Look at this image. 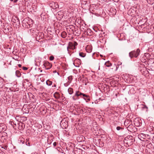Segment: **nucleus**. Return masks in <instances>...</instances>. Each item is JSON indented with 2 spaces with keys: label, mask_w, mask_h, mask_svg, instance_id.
<instances>
[{
  "label": "nucleus",
  "mask_w": 154,
  "mask_h": 154,
  "mask_svg": "<svg viewBox=\"0 0 154 154\" xmlns=\"http://www.w3.org/2000/svg\"><path fill=\"white\" fill-rule=\"evenodd\" d=\"M135 141L134 137L128 135L125 137L123 140L124 142L127 147L132 145Z\"/></svg>",
  "instance_id": "obj_1"
},
{
  "label": "nucleus",
  "mask_w": 154,
  "mask_h": 154,
  "mask_svg": "<svg viewBox=\"0 0 154 154\" xmlns=\"http://www.w3.org/2000/svg\"><path fill=\"white\" fill-rule=\"evenodd\" d=\"M33 24L32 20L29 18L24 19L23 21L22 24L23 27L25 28H29Z\"/></svg>",
  "instance_id": "obj_2"
},
{
  "label": "nucleus",
  "mask_w": 154,
  "mask_h": 154,
  "mask_svg": "<svg viewBox=\"0 0 154 154\" xmlns=\"http://www.w3.org/2000/svg\"><path fill=\"white\" fill-rule=\"evenodd\" d=\"M140 50L139 48L137 49L136 51H132L129 53V57L131 59L134 57L137 58L140 54Z\"/></svg>",
  "instance_id": "obj_3"
},
{
  "label": "nucleus",
  "mask_w": 154,
  "mask_h": 154,
  "mask_svg": "<svg viewBox=\"0 0 154 154\" xmlns=\"http://www.w3.org/2000/svg\"><path fill=\"white\" fill-rule=\"evenodd\" d=\"M139 69L142 74L144 76H147L149 75V72L145 67H140L139 68Z\"/></svg>",
  "instance_id": "obj_4"
},
{
  "label": "nucleus",
  "mask_w": 154,
  "mask_h": 154,
  "mask_svg": "<svg viewBox=\"0 0 154 154\" xmlns=\"http://www.w3.org/2000/svg\"><path fill=\"white\" fill-rule=\"evenodd\" d=\"M134 123L137 127H139L142 125V121L140 119L136 118L134 121Z\"/></svg>",
  "instance_id": "obj_5"
},
{
  "label": "nucleus",
  "mask_w": 154,
  "mask_h": 154,
  "mask_svg": "<svg viewBox=\"0 0 154 154\" xmlns=\"http://www.w3.org/2000/svg\"><path fill=\"white\" fill-rule=\"evenodd\" d=\"M50 6L54 9H56L59 7L57 3L52 2L49 4Z\"/></svg>",
  "instance_id": "obj_6"
},
{
  "label": "nucleus",
  "mask_w": 154,
  "mask_h": 154,
  "mask_svg": "<svg viewBox=\"0 0 154 154\" xmlns=\"http://www.w3.org/2000/svg\"><path fill=\"white\" fill-rule=\"evenodd\" d=\"M43 66L47 69H50L52 66V65L47 61H45L44 62Z\"/></svg>",
  "instance_id": "obj_7"
},
{
  "label": "nucleus",
  "mask_w": 154,
  "mask_h": 154,
  "mask_svg": "<svg viewBox=\"0 0 154 154\" xmlns=\"http://www.w3.org/2000/svg\"><path fill=\"white\" fill-rule=\"evenodd\" d=\"M60 125L63 126V128H66L68 126V123L67 122H64L63 120L60 123Z\"/></svg>",
  "instance_id": "obj_8"
},
{
  "label": "nucleus",
  "mask_w": 154,
  "mask_h": 154,
  "mask_svg": "<svg viewBox=\"0 0 154 154\" xmlns=\"http://www.w3.org/2000/svg\"><path fill=\"white\" fill-rule=\"evenodd\" d=\"M80 95H81V97L83 98V97L87 98V100L88 101L90 100V97L89 95L85 94L82 93H80Z\"/></svg>",
  "instance_id": "obj_9"
},
{
  "label": "nucleus",
  "mask_w": 154,
  "mask_h": 154,
  "mask_svg": "<svg viewBox=\"0 0 154 154\" xmlns=\"http://www.w3.org/2000/svg\"><path fill=\"white\" fill-rule=\"evenodd\" d=\"M12 21L14 23H16V25L20 24L19 20L17 17H15L14 18H13L12 19Z\"/></svg>",
  "instance_id": "obj_10"
},
{
  "label": "nucleus",
  "mask_w": 154,
  "mask_h": 154,
  "mask_svg": "<svg viewBox=\"0 0 154 154\" xmlns=\"http://www.w3.org/2000/svg\"><path fill=\"white\" fill-rule=\"evenodd\" d=\"M145 137H146L145 134L143 133L139 134L138 135V137L141 140H143Z\"/></svg>",
  "instance_id": "obj_11"
},
{
  "label": "nucleus",
  "mask_w": 154,
  "mask_h": 154,
  "mask_svg": "<svg viewBox=\"0 0 154 154\" xmlns=\"http://www.w3.org/2000/svg\"><path fill=\"white\" fill-rule=\"evenodd\" d=\"M25 128V125L22 123L19 124L18 129L20 130H23Z\"/></svg>",
  "instance_id": "obj_12"
},
{
  "label": "nucleus",
  "mask_w": 154,
  "mask_h": 154,
  "mask_svg": "<svg viewBox=\"0 0 154 154\" xmlns=\"http://www.w3.org/2000/svg\"><path fill=\"white\" fill-rule=\"evenodd\" d=\"M5 130V125H0V133Z\"/></svg>",
  "instance_id": "obj_13"
},
{
  "label": "nucleus",
  "mask_w": 154,
  "mask_h": 154,
  "mask_svg": "<svg viewBox=\"0 0 154 154\" xmlns=\"http://www.w3.org/2000/svg\"><path fill=\"white\" fill-rule=\"evenodd\" d=\"M68 91L69 94H72L73 93V89L71 88H69L68 89Z\"/></svg>",
  "instance_id": "obj_14"
},
{
  "label": "nucleus",
  "mask_w": 154,
  "mask_h": 154,
  "mask_svg": "<svg viewBox=\"0 0 154 154\" xmlns=\"http://www.w3.org/2000/svg\"><path fill=\"white\" fill-rule=\"evenodd\" d=\"M61 35L63 38H65L67 35V34L66 32H63L61 33Z\"/></svg>",
  "instance_id": "obj_15"
},
{
  "label": "nucleus",
  "mask_w": 154,
  "mask_h": 154,
  "mask_svg": "<svg viewBox=\"0 0 154 154\" xmlns=\"http://www.w3.org/2000/svg\"><path fill=\"white\" fill-rule=\"evenodd\" d=\"M149 67L152 70H154V62L150 64Z\"/></svg>",
  "instance_id": "obj_16"
},
{
  "label": "nucleus",
  "mask_w": 154,
  "mask_h": 154,
  "mask_svg": "<svg viewBox=\"0 0 154 154\" xmlns=\"http://www.w3.org/2000/svg\"><path fill=\"white\" fill-rule=\"evenodd\" d=\"M145 90L144 89H140V94L143 95H145Z\"/></svg>",
  "instance_id": "obj_17"
},
{
  "label": "nucleus",
  "mask_w": 154,
  "mask_h": 154,
  "mask_svg": "<svg viewBox=\"0 0 154 154\" xmlns=\"http://www.w3.org/2000/svg\"><path fill=\"white\" fill-rule=\"evenodd\" d=\"M105 65L106 66L109 67L111 66L112 65V64L109 61H108L105 63Z\"/></svg>",
  "instance_id": "obj_18"
},
{
  "label": "nucleus",
  "mask_w": 154,
  "mask_h": 154,
  "mask_svg": "<svg viewBox=\"0 0 154 154\" xmlns=\"http://www.w3.org/2000/svg\"><path fill=\"white\" fill-rule=\"evenodd\" d=\"M73 46H74L73 44L72 43V42H69V46L67 47V50L68 51H68V48H70Z\"/></svg>",
  "instance_id": "obj_19"
},
{
  "label": "nucleus",
  "mask_w": 154,
  "mask_h": 154,
  "mask_svg": "<svg viewBox=\"0 0 154 154\" xmlns=\"http://www.w3.org/2000/svg\"><path fill=\"white\" fill-rule=\"evenodd\" d=\"M116 130L117 131H123L124 130V128H122L120 126H117L116 127Z\"/></svg>",
  "instance_id": "obj_20"
},
{
  "label": "nucleus",
  "mask_w": 154,
  "mask_h": 154,
  "mask_svg": "<svg viewBox=\"0 0 154 154\" xmlns=\"http://www.w3.org/2000/svg\"><path fill=\"white\" fill-rule=\"evenodd\" d=\"M52 82L51 81H49V80H47L46 82V84L50 86L52 84Z\"/></svg>",
  "instance_id": "obj_21"
},
{
  "label": "nucleus",
  "mask_w": 154,
  "mask_h": 154,
  "mask_svg": "<svg viewBox=\"0 0 154 154\" xmlns=\"http://www.w3.org/2000/svg\"><path fill=\"white\" fill-rule=\"evenodd\" d=\"M19 143L20 144H23L25 143V140L24 139L22 138L21 140H19Z\"/></svg>",
  "instance_id": "obj_22"
},
{
  "label": "nucleus",
  "mask_w": 154,
  "mask_h": 154,
  "mask_svg": "<svg viewBox=\"0 0 154 154\" xmlns=\"http://www.w3.org/2000/svg\"><path fill=\"white\" fill-rule=\"evenodd\" d=\"M81 92H79V91H76L75 93V96L79 97V96H81V95H80V93Z\"/></svg>",
  "instance_id": "obj_23"
},
{
  "label": "nucleus",
  "mask_w": 154,
  "mask_h": 154,
  "mask_svg": "<svg viewBox=\"0 0 154 154\" xmlns=\"http://www.w3.org/2000/svg\"><path fill=\"white\" fill-rule=\"evenodd\" d=\"M16 75L17 77H20V73L19 71H16L15 72Z\"/></svg>",
  "instance_id": "obj_24"
},
{
  "label": "nucleus",
  "mask_w": 154,
  "mask_h": 154,
  "mask_svg": "<svg viewBox=\"0 0 154 154\" xmlns=\"http://www.w3.org/2000/svg\"><path fill=\"white\" fill-rule=\"evenodd\" d=\"M4 79L0 77V86H3V85Z\"/></svg>",
  "instance_id": "obj_25"
},
{
  "label": "nucleus",
  "mask_w": 154,
  "mask_h": 154,
  "mask_svg": "<svg viewBox=\"0 0 154 154\" xmlns=\"http://www.w3.org/2000/svg\"><path fill=\"white\" fill-rule=\"evenodd\" d=\"M79 55L82 57H84L85 56V54L83 52H80L79 53Z\"/></svg>",
  "instance_id": "obj_26"
},
{
  "label": "nucleus",
  "mask_w": 154,
  "mask_h": 154,
  "mask_svg": "<svg viewBox=\"0 0 154 154\" xmlns=\"http://www.w3.org/2000/svg\"><path fill=\"white\" fill-rule=\"evenodd\" d=\"M142 108L143 109H145L146 111H147L148 107L146 105H144Z\"/></svg>",
  "instance_id": "obj_27"
},
{
  "label": "nucleus",
  "mask_w": 154,
  "mask_h": 154,
  "mask_svg": "<svg viewBox=\"0 0 154 154\" xmlns=\"http://www.w3.org/2000/svg\"><path fill=\"white\" fill-rule=\"evenodd\" d=\"M72 98L74 100H75L79 99V98L77 97H76L75 96V95L72 97Z\"/></svg>",
  "instance_id": "obj_28"
},
{
  "label": "nucleus",
  "mask_w": 154,
  "mask_h": 154,
  "mask_svg": "<svg viewBox=\"0 0 154 154\" xmlns=\"http://www.w3.org/2000/svg\"><path fill=\"white\" fill-rule=\"evenodd\" d=\"M68 79L69 81H71L72 79V76L71 75L69 76Z\"/></svg>",
  "instance_id": "obj_29"
},
{
  "label": "nucleus",
  "mask_w": 154,
  "mask_h": 154,
  "mask_svg": "<svg viewBox=\"0 0 154 154\" xmlns=\"http://www.w3.org/2000/svg\"><path fill=\"white\" fill-rule=\"evenodd\" d=\"M54 59V57L53 56H51L49 57V59L50 60H53Z\"/></svg>",
  "instance_id": "obj_30"
},
{
  "label": "nucleus",
  "mask_w": 154,
  "mask_h": 154,
  "mask_svg": "<svg viewBox=\"0 0 154 154\" xmlns=\"http://www.w3.org/2000/svg\"><path fill=\"white\" fill-rule=\"evenodd\" d=\"M72 43L73 44L74 46H75L78 45V43L76 42H72Z\"/></svg>",
  "instance_id": "obj_31"
},
{
  "label": "nucleus",
  "mask_w": 154,
  "mask_h": 154,
  "mask_svg": "<svg viewBox=\"0 0 154 154\" xmlns=\"http://www.w3.org/2000/svg\"><path fill=\"white\" fill-rule=\"evenodd\" d=\"M12 2H13L14 3H16L17 1L18 0H10Z\"/></svg>",
  "instance_id": "obj_32"
},
{
  "label": "nucleus",
  "mask_w": 154,
  "mask_h": 154,
  "mask_svg": "<svg viewBox=\"0 0 154 154\" xmlns=\"http://www.w3.org/2000/svg\"><path fill=\"white\" fill-rule=\"evenodd\" d=\"M23 70H27L28 69V68H27L26 67H23Z\"/></svg>",
  "instance_id": "obj_33"
},
{
  "label": "nucleus",
  "mask_w": 154,
  "mask_h": 154,
  "mask_svg": "<svg viewBox=\"0 0 154 154\" xmlns=\"http://www.w3.org/2000/svg\"><path fill=\"white\" fill-rule=\"evenodd\" d=\"M53 145L54 146H57V143L55 142H54V143Z\"/></svg>",
  "instance_id": "obj_34"
},
{
  "label": "nucleus",
  "mask_w": 154,
  "mask_h": 154,
  "mask_svg": "<svg viewBox=\"0 0 154 154\" xmlns=\"http://www.w3.org/2000/svg\"><path fill=\"white\" fill-rule=\"evenodd\" d=\"M75 46H73V47H71V48H70V49H71L72 50H74V49H75Z\"/></svg>",
  "instance_id": "obj_35"
},
{
  "label": "nucleus",
  "mask_w": 154,
  "mask_h": 154,
  "mask_svg": "<svg viewBox=\"0 0 154 154\" xmlns=\"http://www.w3.org/2000/svg\"><path fill=\"white\" fill-rule=\"evenodd\" d=\"M83 99L85 100L86 102H88L89 101L87 100V98L86 97H83Z\"/></svg>",
  "instance_id": "obj_36"
},
{
  "label": "nucleus",
  "mask_w": 154,
  "mask_h": 154,
  "mask_svg": "<svg viewBox=\"0 0 154 154\" xmlns=\"http://www.w3.org/2000/svg\"><path fill=\"white\" fill-rule=\"evenodd\" d=\"M54 97L56 99H58V97L55 95L54 94Z\"/></svg>",
  "instance_id": "obj_37"
},
{
  "label": "nucleus",
  "mask_w": 154,
  "mask_h": 154,
  "mask_svg": "<svg viewBox=\"0 0 154 154\" xmlns=\"http://www.w3.org/2000/svg\"><path fill=\"white\" fill-rule=\"evenodd\" d=\"M131 126V125H129L128 126V127H127V129H128V130H129V128H130V127Z\"/></svg>",
  "instance_id": "obj_38"
},
{
  "label": "nucleus",
  "mask_w": 154,
  "mask_h": 154,
  "mask_svg": "<svg viewBox=\"0 0 154 154\" xmlns=\"http://www.w3.org/2000/svg\"><path fill=\"white\" fill-rule=\"evenodd\" d=\"M26 145L27 146H29V143L28 142L27 143L26 142Z\"/></svg>",
  "instance_id": "obj_39"
},
{
  "label": "nucleus",
  "mask_w": 154,
  "mask_h": 154,
  "mask_svg": "<svg viewBox=\"0 0 154 154\" xmlns=\"http://www.w3.org/2000/svg\"><path fill=\"white\" fill-rule=\"evenodd\" d=\"M29 30H30V32H33V31H34V30L32 29H30Z\"/></svg>",
  "instance_id": "obj_40"
},
{
  "label": "nucleus",
  "mask_w": 154,
  "mask_h": 154,
  "mask_svg": "<svg viewBox=\"0 0 154 154\" xmlns=\"http://www.w3.org/2000/svg\"><path fill=\"white\" fill-rule=\"evenodd\" d=\"M147 135V138L148 139H150V136L149 135Z\"/></svg>",
  "instance_id": "obj_41"
},
{
  "label": "nucleus",
  "mask_w": 154,
  "mask_h": 154,
  "mask_svg": "<svg viewBox=\"0 0 154 154\" xmlns=\"http://www.w3.org/2000/svg\"><path fill=\"white\" fill-rule=\"evenodd\" d=\"M77 60L80 61V60L79 59H78V58H77V59H75V62L76 61H77Z\"/></svg>",
  "instance_id": "obj_42"
},
{
  "label": "nucleus",
  "mask_w": 154,
  "mask_h": 154,
  "mask_svg": "<svg viewBox=\"0 0 154 154\" xmlns=\"http://www.w3.org/2000/svg\"><path fill=\"white\" fill-rule=\"evenodd\" d=\"M18 66L19 67H21V66H22L20 64H18Z\"/></svg>",
  "instance_id": "obj_43"
},
{
  "label": "nucleus",
  "mask_w": 154,
  "mask_h": 154,
  "mask_svg": "<svg viewBox=\"0 0 154 154\" xmlns=\"http://www.w3.org/2000/svg\"><path fill=\"white\" fill-rule=\"evenodd\" d=\"M152 142L154 143V137L152 138Z\"/></svg>",
  "instance_id": "obj_44"
},
{
  "label": "nucleus",
  "mask_w": 154,
  "mask_h": 154,
  "mask_svg": "<svg viewBox=\"0 0 154 154\" xmlns=\"http://www.w3.org/2000/svg\"><path fill=\"white\" fill-rule=\"evenodd\" d=\"M30 109H32V111H33L34 110V109L33 108H31Z\"/></svg>",
  "instance_id": "obj_45"
},
{
  "label": "nucleus",
  "mask_w": 154,
  "mask_h": 154,
  "mask_svg": "<svg viewBox=\"0 0 154 154\" xmlns=\"http://www.w3.org/2000/svg\"><path fill=\"white\" fill-rule=\"evenodd\" d=\"M49 100V99H46V101H48Z\"/></svg>",
  "instance_id": "obj_46"
},
{
  "label": "nucleus",
  "mask_w": 154,
  "mask_h": 154,
  "mask_svg": "<svg viewBox=\"0 0 154 154\" xmlns=\"http://www.w3.org/2000/svg\"><path fill=\"white\" fill-rule=\"evenodd\" d=\"M116 71L117 70L118 68L116 66Z\"/></svg>",
  "instance_id": "obj_47"
},
{
  "label": "nucleus",
  "mask_w": 154,
  "mask_h": 154,
  "mask_svg": "<svg viewBox=\"0 0 154 154\" xmlns=\"http://www.w3.org/2000/svg\"><path fill=\"white\" fill-rule=\"evenodd\" d=\"M56 85L55 84H54V87H56Z\"/></svg>",
  "instance_id": "obj_48"
},
{
  "label": "nucleus",
  "mask_w": 154,
  "mask_h": 154,
  "mask_svg": "<svg viewBox=\"0 0 154 154\" xmlns=\"http://www.w3.org/2000/svg\"><path fill=\"white\" fill-rule=\"evenodd\" d=\"M116 11H115V14H116Z\"/></svg>",
  "instance_id": "obj_49"
},
{
  "label": "nucleus",
  "mask_w": 154,
  "mask_h": 154,
  "mask_svg": "<svg viewBox=\"0 0 154 154\" xmlns=\"http://www.w3.org/2000/svg\"><path fill=\"white\" fill-rule=\"evenodd\" d=\"M91 50L89 52H91Z\"/></svg>",
  "instance_id": "obj_50"
},
{
  "label": "nucleus",
  "mask_w": 154,
  "mask_h": 154,
  "mask_svg": "<svg viewBox=\"0 0 154 154\" xmlns=\"http://www.w3.org/2000/svg\"><path fill=\"white\" fill-rule=\"evenodd\" d=\"M40 72H42V70H41L40 71Z\"/></svg>",
  "instance_id": "obj_51"
},
{
  "label": "nucleus",
  "mask_w": 154,
  "mask_h": 154,
  "mask_svg": "<svg viewBox=\"0 0 154 154\" xmlns=\"http://www.w3.org/2000/svg\"><path fill=\"white\" fill-rule=\"evenodd\" d=\"M43 75V74H41V75Z\"/></svg>",
  "instance_id": "obj_52"
}]
</instances>
